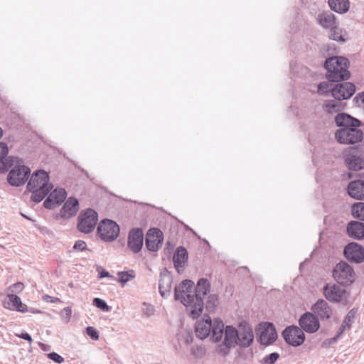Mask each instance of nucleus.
Instances as JSON below:
<instances>
[{
	"mask_svg": "<svg viewBox=\"0 0 364 364\" xmlns=\"http://www.w3.org/2000/svg\"><path fill=\"white\" fill-rule=\"evenodd\" d=\"M40 344H41V346L43 348L46 347V345H45V344H43V343H40Z\"/></svg>",
	"mask_w": 364,
	"mask_h": 364,
	"instance_id": "13d9d810",
	"label": "nucleus"
},
{
	"mask_svg": "<svg viewBox=\"0 0 364 364\" xmlns=\"http://www.w3.org/2000/svg\"><path fill=\"white\" fill-rule=\"evenodd\" d=\"M317 21L324 28H331L336 26V16L331 11H323L318 15Z\"/></svg>",
	"mask_w": 364,
	"mask_h": 364,
	"instance_id": "cd10ccee",
	"label": "nucleus"
},
{
	"mask_svg": "<svg viewBox=\"0 0 364 364\" xmlns=\"http://www.w3.org/2000/svg\"><path fill=\"white\" fill-rule=\"evenodd\" d=\"M333 277L338 284L349 286L355 281V274L348 263L341 261L335 266L333 270Z\"/></svg>",
	"mask_w": 364,
	"mask_h": 364,
	"instance_id": "39448f33",
	"label": "nucleus"
},
{
	"mask_svg": "<svg viewBox=\"0 0 364 364\" xmlns=\"http://www.w3.org/2000/svg\"><path fill=\"white\" fill-rule=\"evenodd\" d=\"M8 146L5 143H0V161H2L5 159L8 154Z\"/></svg>",
	"mask_w": 364,
	"mask_h": 364,
	"instance_id": "de8ad7c7",
	"label": "nucleus"
},
{
	"mask_svg": "<svg viewBox=\"0 0 364 364\" xmlns=\"http://www.w3.org/2000/svg\"><path fill=\"white\" fill-rule=\"evenodd\" d=\"M355 92V87L352 82L336 84L331 90L332 96L338 101L350 98Z\"/></svg>",
	"mask_w": 364,
	"mask_h": 364,
	"instance_id": "4468645a",
	"label": "nucleus"
},
{
	"mask_svg": "<svg viewBox=\"0 0 364 364\" xmlns=\"http://www.w3.org/2000/svg\"><path fill=\"white\" fill-rule=\"evenodd\" d=\"M92 304L97 308L100 309L103 311H108L110 309L109 306L106 303V301L100 298H95L93 299Z\"/></svg>",
	"mask_w": 364,
	"mask_h": 364,
	"instance_id": "58836bf2",
	"label": "nucleus"
},
{
	"mask_svg": "<svg viewBox=\"0 0 364 364\" xmlns=\"http://www.w3.org/2000/svg\"><path fill=\"white\" fill-rule=\"evenodd\" d=\"M351 213L354 218L364 221V203L358 202L354 203L351 208Z\"/></svg>",
	"mask_w": 364,
	"mask_h": 364,
	"instance_id": "72a5a7b5",
	"label": "nucleus"
},
{
	"mask_svg": "<svg viewBox=\"0 0 364 364\" xmlns=\"http://www.w3.org/2000/svg\"><path fill=\"white\" fill-rule=\"evenodd\" d=\"M173 277L169 271L166 268L160 273L159 281V293L163 298H168L170 296L172 287Z\"/></svg>",
	"mask_w": 364,
	"mask_h": 364,
	"instance_id": "aec40b11",
	"label": "nucleus"
},
{
	"mask_svg": "<svg viewBox=\"0 0 364 364\" xmlns=\"http://www.w3.org/2000/svg\"><path fill=\"white\" fill-rule=\"evenodd\" d=\"M97 230L102 240L113 241L119 235V226L112 220L104 219L99 223Z\"/></svg>",
	"mask_w": 364,
	"mask_h": 364,
	"instance_id": "1a4fd4ad",
	"label": "nucleus"
},
{
	"mask_svg": "<svg viewBox=\"0 0 364 364\" xmlns=\"http://www.w3.org/2000/svg\"><path fill=\"white\" fill-rule=\"evenodd\" d=\"M78 208V200L75 198L70 197L65 201L60 210L61 217L64 218L73 217L76 214Z\"/></svg>",
	"mask_w": 364,
	"mask_h": 364,
	"instance_id": "a878e982",
	"label": "nucleus"
},
{
	"mask_svg": "<svg viewBox=\"0 0 364 364\" xmlns=\"http://www.w3.org/2000/svg\"><path fill=\"white\" fill-rule=\"evenodd\" d=\"M218 304V296L217 294H212L208 296V300L206 302V309L211 311H213Z\"/></svg>",
	"mask_w": 364,
	"mask_h": 364,
	"instance_id": "e433bc0d",
	"label": "nucleus"
},
{
	"mask_svg": "<svg viewBox=\"0 0 364 364\" xmlns=\"http://www.w3.org/2000/svg\"><path fill=\"white\" fill-rule=\"evenodd\" d=\"M360 99L361 102L364 105V92L358 93L353 99V101H357Z\"/></svg>",
	"mask_w": 364,
	"mask_h": 364,
	"instance_id": "864d4df0",
	"label": "nucleus"
},
{
	"mask_svg": "<svg viewBox=\"0 0 364 364\" xmlns=\"http://www.w3.org/2000/svg\"><path fill=\"white\" fill-rule=\"evenodd\" d=\"M224 342L218 346L217 350L223 355L229 353L230 349L237 346V331L232 326H227L223 331Z\"/></svg>",
	"mask_w": 364,
	"mask_h": 364,
	"instance_id": "9d476101",
	"label": "nucleus"
},
{
	"mask_svg": "<svg viewBox=\"0 0 364 364\" xmlns=\"http://www.w3.org/2000/svg\"><path fill=\"white\" fill-rule=\"evenodd\" d=\"M163 240V232L157 228H154L148 231L146 235L145 245L149 251L156 252L161 247Z\"/></svg>",
	"mask_w": 364,
	"mask_h": 364,
	"instance_id": "dca6fc26",
	"label": "nucleus"
},
{
	"mask_svg": "<svg viewBox=\"0 0 364 364\" xmlns=\"http://www.w3.org/2000/svg\"><path fill=\"white\" fill-rule=\"evenodd\" d=\"M50 195L55 200V203L60 205L65 200L67 192L63 188H56L52 191Z\"/></svg>",
	"mask_w": 364,
	"mask_h": 364,
	"instance_id": "f704fd0d",
	"label": "nucleus"
},
{
	"mask_svg": "<svg viewBox=\"0 0 364 364\" xmlns=\"http://www.w3.org/2000/svg\"><path fill=\"white\" fill-rule=\"evenodd\" d=\"M329 37L331 39L341 43H345L348 38L347 32L336 26L331 28Z\"/></svg>",
	"mask_w": 364,
	"mask_h": 364,
	"instance_id": "7c9ffc66",
	"label": "nucleus"
},
{
	"mask_svg": "<svg viewBox=\"0 0 364 364\" xmlns=\"http://www.w3.org/2000/svg\"><path fill=\"white\" fill-rule=\"evenodd\" d=\"M325 298L330 302L347 304L350 298V293L340 286L328 283L323 288Z\"/></svg>",
	"mask_w": 364,
	"mask_h": 364,
	"instance_id": "423d86ee",
	"label": "nucleus"
},
{
	"mask_svg": "<svg viewBox=\"0 0 364 364\" xmlns=\"http://www.w3.org/2000/svg\"><path fill=\"white\" fill-rule=\"evenodd\" d=\"M223 322L220 318L214 320L212 323V320L210 316H206V318L198 321L196 325V335L201 340L206 338L212 333L211 338L215 342H219L222 340L223 336Z\"/></svg>",
	"mask_w": 364,
	"mask_h": 364,
	"instance_id": "20e7f679",
	"label": "nucleus"
},
{
	"mask_svg": "<svg viewBox=\"0 0 364 364\" xmlns=\"http://www.w3.org/2000/svg\"><path fill=\"white\" fill-rule=\"evenodd\" d=\"M335 122L341 128H353L362 125L361 121L345 112L338 113L335 117Z\"/></svg>",
	"mask_w": 364,
	"mask_h": 364,
	"instance_id": "412c9836",
	"label": "nucleus"
},
{
	"mask_svg": "<svg viewBox=\"0 0 364 364\" xmlns=\"http://www.w3.org/2000/svg\"><path fill=\"white\" fill-rule=\"evenodd\" d=\"M323 109L325 112L333 114L341 112L343 109V106L341 102L334 100H326L323 104Z\"/></svg>",
	"mask_w": 364,
	"mask_h": 364,
	"instance_id": "473e14b6",
	"label": "nucleus"
},
{
	"mask_svg": "<svg viewBox=\"0 0 364 364\" xmlns=\"http://www.w3.org/2000/svg\"><path fill=\"white\" fill-rule=\"evenodd\" d=\"M142 305V311L145 316H146L147 317H150L154 314L155 309L153 305L147 304L146 302H144Z\"/></svg>",
	"mask_w": 364,
	"mask_h": 364,
	"instance_id": "a19ab883",
	"label": "nucleus"
},
{
	"mask_svg": "<svg viewBox=\"0 0 364 364\" xmlns=\"http://www.w3.org/2000/svg\"><path fill=\"white\" fill-rule=\"evenodd\" d=\"M355 149V148H350L351 151H354Z\"/></svg>",
	"mask_w": 364,
	"mask_h": 364,
	"instance_id": "bf43d9fd",
	"label": "nucleus"
},
{
	"mask_svg": "<svg viewBox=\"0 0 364 364\" xmlns=\"http://www.w3.org/2000/svg\"><path fill=\"white\" fill-rule=\"evenodd\" d=\"M277 338V333L274 326L271 323H268L267 328H265L260 334V343L262 345L269 346L274 342Z\"/></svg>",
	"mask_w": 364,
	"mask_h": 364,
	"instance_id": "bb28decb",
	"label": "nucleus"
},
{
	"mask_svg": "<svg viewBox=\"0 0 364 364\" xmlns=\"http://www.w3.org/2000/svg\"><path fill=\"white\" fill-rule=\"evenodd\" d=\"M119 277V282L124 286L127 282L135 278V272L133 269H130L127 272H119L117 273Z\"/></svg>",
	"mask_w": 364,
	"mask_h": 364,
	"instance_id": "c9c22d12",
	"label": "nucleus"
},
{
	"mask_svg": "<svg viewBox=\"0 0 364 364\" xmlns=\"http://www.w3.org/2000/svg\"><path fill=\"white\" fill-rule=\"evenodd\" d=\"M188 252L186 248L179 247L176 249L173 256V262L174 267L178 274L183 272L184 268L188 264Z\"/></svg>",
	"mask_w": 364,
	"mask_h": 364,
	"instance_id": "5701e85b",
	"label": "nucleus"
},
{
	"mask_svg": "<svg viewBox=\"0 0 364 364\" xmlns=\"http://www.w3.org/2000/svg\"><path fill=\"white\" fill-rule=\"evenodd\" d=\"M18 336L22 339L28 341L30 343L33 341L31 336L28 333H22L21 334L18 335Z\"/></svg>",
	"mask_w": 364,
	"mask_h": 364,
	"instance_id": "603ef678",
	"label": "nucleus"
},
{
	"mask_svg": "<svg viewBox=\"0 0 364 364\" xmlns=\"http://www.w3.org/2000/svg\"><path fill=\"white\" fill-rule=\"evenodd\" d=\"M237 331V346L247 348L251 346L254 340V334L252 328L247 325H240Z\"/></svg>",
	"mask_w": 364,
	"mask_h": 364,
	"instance_id": "a211bd4d",
	"label": "nucleus"
},
{
	"mask_svg": "<svg viewBox=\"0 0 364 364\" xmlns=\"http://www.w3.org/2000/svg\"><path fill=\"white\" fill-rule=\"evenodd\" d=\"M343 255L350 262L360 264L364 261V247L357 242H349L344 247Z\"/></svg>",
	"mask_w": 364,
	"mask_h": 364,
	"instance_id": "ddd939ff",
	"label": "nucleus"
},
{
	"mask_svg": "<svg viewBox=\"0 0 364 364\" xmlns=\"http://www.w3.org/2000/svg\"><path fill=\"white\" fill-rule=\"evenodd\" d=\"M98 269H100V271H99V274H100V278L102 279V278H104V277H111L109 273L106 271L105 269H104L103 268H102L101 267H98Z\"/></svg>",
	"mask_w": 364,
	"mask_h": 364,
	"instance_id": "3c124183",
	"label": "nucleus"
},
{
	"mask_svg": "<svg viewBox=\"0 0 364 364\" xmlns=\"http://www.w3.org/2000/svg\"><path fill=\"white\" fill-rule=\"evenodd\" d=\"M284 341L292 346H299L305 341V334L302 329L296 326L287 327L282 332Z\"/></svg>",
	"mask_w": 364,
	"mask_h": 364,
	"instance_id": "f8f14e48",
	"label": "nucleus"
},
{
	"mask_svg": "<svg viewBox=\"0 0 364 364\" xmlns=\"http://www.w3.org/2000/svg\"><path fill=\"white\" fill-rule=\"evenodd\" d=\"M279 358V354L277 352H274L263 358L261 363L262 364H274Z\"/></svg>",
	"mask_w": 364,
	"mask_h": 364,
	"instance_id": "ea45409f",
	"label": "nucleus"
},
{
	"mask_svg": "<svg viewBox=\"0 0 364 364\" xmlns=\"http://www.w3.org/2000/svg\"><path fill=\"white\" fill-rule=\"evenodd\" d=\"M359 127L340 128L335 133L337 141L342 144H355L360 142L363 138V132Z\"/></svg>",
	"mask_w": 364,
	"mask_h": 364,
	"instance_id": "0eeeda50",
	"label": "nucleus"
},
{
	"mask_svg": "<svg viewBox=\"0 0 364 364\" xmlns=\"http://www.w3.org/2000/svg\"><path fill=\"white\" fill-rule=\"evenodd\" d=\"M350 62L343 56H331L326 59L324 68L326 77L330 82H341L350 78V73L348 70Z\"/></svg>",
	"mask_w": 364,
	"mask_h": 364,
	"instance_id": "f03ea898",
	"label": "nucleus"
},
{
	"mask_svg": "<svg viewBox=\"0 0 364 364\" xmlns=\"http://www.w3.org/2000/svg\"><path fill=\"white\" fill-rule=\"evenodd\" d=\"M357 310L352 309L346 316L341 326L338 329V334H343L346 330H350L352 323L354 322Z\"/></svg>",
	"mask_w": 364,
	"mask_h": 364,
	"instance_id": "2f4dec72",
	"label": "nucleus"
},
{
	"mask_svg": "<svg viewBox=\"0 0 364 364\" xmlns=\"http://www.w3.org/2000/svg\"><path fill=\"white\" fill-rule=\"evenodd\" d=\"M345 162L348 168L352 171H357L364 168L363 159L353 154L346 156Z\"/></svg>",
	"mask_w": 364,
	"mask_h": 364,
	"instance_id": "c85d7f7f",
	"label": "nucleus"
},
{
	"mask_svg": "<svg viewBox=\"0 0 364 364\" xmlns=\"http://www.w3.org/2000/svg\"><path fill=\"white\" fill-rule=\"evenodd\" d=\"M53 187L48 173L43 170L35 171L27 184V189L32 193L31 198L36 203L43 200Z\"/></svg>",
	"mask_w": 364,
	"mask_h": 364,
	"instance_id": "7ed1b4c3",
	"label": "nucleus"
},
{
	"mask_svg": "<svg viewBox=\"0 0 364 364\" xmlns=\"http://www.w3.org/2000/svg\"><path fill=\"white\" fill-rule=\"evenodd\" d=\"M313 314L321 320H327L333 314V309L328 303L322 299H318L311 307Z\"/></svg>",
	"mask_w": 364,
	"mask_h": 364,
	"instance_id": "6ab92c4d",
	"label": "nucleus"
},
{
	"mask_svg": "<svg viewBox=\"0 0 364 364\" xmlns=\"http://www.w3.org/2000/svg\"><path fill=\"white\" fill-rule=\"evenodd\" d=\"M300 328L309 333L317 331L320 327L318 318L311 312L304 313L299 320Z\"/></svg>",
	"mask_w": 364,
	"mask_h": 364,
	"instance_id": "2eb2a0df",
	"label": "nucleus"
},
{
	"mask_svg": "<svg viewBox=\"0 0 364 364\" xmlns=\"http://www.w3.org/2000/svg\"><path fill=\"white\" fill-rule=\"evenodd\" d=\"M11 164L7 161H0V172L4 173L6 172L9 168L11 166Z\"/></svg>",
	"mask_w": 364,
	"mask_h": 364,
	"instance_id": "8fccbe9b",
	"label": "nucleus"
},
{
	"mask_svg": "<svg viewBox=\"0 0 364 364\" xmlns=\"http://www.w3.org/2000/svg\"><path fill=\"white\" fill-rule=\"evenodd\" d=\"M194 282L190 279L182 281L174 289L175 300H180L182 304L191 307V316L198 318L202 313L204 306L203 298L210 290V283L205 278L200 279L193 292Z\"/></svg>",
	"mask_w": 364,
	"mask_h": 364,
	"instance_id": "f257e3e1",
	"label": "nucleus"
},
{
	"mask_svg": "<svg viewBox=\"0 0 364 364\" xmlns=\"http://www.w3.org/2000/svg\"><path fill=\"white\" fill-rule=\"evenodd\" d=\"M348 235L355 240H361L364 239V223L360 221L352 220L346 227Z\"/></svg>",
	"mask_w": 364,
	"mask_h": 364,
	"instance_id": "393cba45",
	"label": "nucleus"
},
{
	"mask_svg": "<svg viewBox=\"0 0 364 364\" xmlns=\"http://www.w3.org/2000/svg\"><path fill=\"white\" fill-rule=\"evenodd\" d=\"M348 195L358 200H364V181L363 180H355L350 181L347 188Z\"/></svg>",
	"mask_w": 364,
	"mask_h": 364,
	"instance_id": "b1692460",
	"label": "nucleus"
},
{
	"mask_svg": "<svg viewBox=\"0 0 364 364\" xmlns=\"http://www.w3.org/2000/svg\"><path fill=\"white\" fill-rule=\"evenodd\" d=\"M328 3L331 9L338 14H345L350 8L349 0H328Z\"/></svg>",
	"mask_w": 364,
	"mask_h": 364,
	"instance_id": "c756f323",
	"label": "nucleus"
},
{
	"mask_svg": "<svg viewBox=\"0 0 364 364\" xmlns=\"http://www.w3.org/2000/svg\"><path fill=\"white\" fill-rule=\"evenodd\" d=\"M24 285L22 282H16L9 288L8 294H18L23 290Z\"/></svg>",
	"mask_w": 364,
	"mask_h": 364,
	"instance_id": "79ce46f5",
	"label": "nucleus"
},
{
	"mask_svg": "<svg viewBox=\"0 0 364 364\" xmlns=\"http://www.w3.org/2000/svg\"><path fill=\"white\" fill-rule=\"evenodd\" d=\"M98 220L95 210L88 208L80 212L77 218V228L80 232L88 234L93 231Z\"/></svg>",
	"mask_w": 364,
	"mask_h": 364,
	"instance_id": "6e6552de",
	"label": "nucleus"
},
{
	"mask_svg": "<svg viewBox=\"0 0 364 364\" xmlns=\"http://www.w3.org/2000/svg\"><path fill=\"white\" fill-rule=\"evenodd\" d=\"M82 171L83 172V173L87 177L89 178V176H88V173H87V171H84L83 169H82Z\"/></svg>",
	"mask_w": 364,
	"mask_h": 364,
	"instance_id": "4d7b16f0",
	"label": "nucleus"
},
{
	"mask_svg": "<svg viewBox=\"0 0 364 364\" xmlns=\"http://www.w3.org/2000/svg\"><path fill=\"white\" fill-rule=\"evenodd\" d=\"M332 85L328 82H321L318 85V93L322 95H328L332 89Z\"/></svg>",
	"mask_w": 364,
	"mask_h": 364,
	"instance_id": "4c0bfd02",
	"label": "nucleus"
},
{
	"mask_svg": "<svg viewBox=\"0 0 364 364\" xmlns=\"http://www.w3.org/2000/svg\"><path fill=\"white\" fill-rule=\"evenodd\" d=\"M144 234L140 228L132 229L128 235L127 246L134 253H138L143 247Z\"/></svg>",
	"mask_w": 364,
	"mask_h": 364,
	"instance_id": "f3484780",
	"label": "nucleus"
},
{
	"mask_svg": "<svg viewBox=\"0 0 364 364\" xmlns=\"http://www.w3.org/2000/svg\"><path fill=\"white\" fill-rule=\"evenodd\" d=\"M43 205L47 209H53L57 205H58V203H55V200L51 198L50 195L48 196V197L44 200Z\"/></svg>",
	"mask_w": 364,
	"mask_h": 364,
	"instance_id": "a18cd8bd",
	"label": "nucleus"
},
{
	"mask_svg": "<svg viewBox=\"0 0 364 364\" xmlns=\"http://www.w3.org/2000/svg\"><path fill=\"white\" fill-rule=\"evenodd\" d=\"M86 333L93 340H97L99 338L98 331L92 326L86 328Z\"/></svg>",
	"mask_w": 364,
	"mask_h": 364,
	"instance_id": "c03bdc74",
	"label": "nucleus"
},
{
	"mask_svg": "<svg viewBox=\"0 0 364 364\" xmlns=\"http://www.w3.org/2000/svg\"><path fill=\"white\" fill-rule=\"evenodd\" d=\"M47 357L57 363H61L64 361V358L55 352L48 353Z\"/></svg>",
	"mask_w": 364,
	"mask_h": 364,
	"instance_id": "49530a36",
	"label": "nucleus"
},
{
	"mask_svg": "<svg viewBox=\"0 0 364 364\" xmlns=\"http://www.w3.org/2000/svg\"><path fill=\"white\" fill-rule=\"evenodd\" d=\"M341 335V334H338V331L336 335L330 339V343L336 342Z\"/></svg>",
	"mask_w": 364,
	"mask_h": 364,
	"instance_id": "5fc2aeb1",
	"label": "nucleus"
},
{
	"mask_svg": "<svg viewBox=\"0 0 364 364\" xmlns=\"http://www.w3.org/2000/svg\"><path fill=\"white\" fill-rule=\"evenodd\" d=\"M22 215H23V217H25V218H26L29 219V218H28V217H26L25 215H23V214H22Z\"/></svg>",
	"mask_w": 364,
	"mask_h": 364,
	"instance_id": "052dcab7",
	"label": "nucleus"
},
{
	"mask_svg": "<svg viewBox=\"0 0 364 364\" xmlns=\"http://www.w3.org/2000/svg\"><path fill=\"white\" fill-rule=\"evenodd\" d=\"M179 340L183 341L185 344L189 345L193 340V333L191 331H186L180 336Z\"/></svg>",
	"mask_w": 364,
	"mask_h": 364,
	"instance_id": "37998d69",
	"label": "nucleus"
},
{
	"mask_svg": "<svg viewBox=\"0 0 364 364\" xmlns=\"http://www.w3.org/2000/svg\"><path fill=\"white\" fill-rule=\"evenodd\" d=\"M4 307L12 311H17L21 313L27 311V306L21 302L19 296L14 294H7L3 301Z\"/></svg>",
	"mask_w": 364,
	"mask_h": 364,
	"instance_id": "4be33fe9",
	"label": "nucleus"
},
{
	"mask_svg": "<svg viewBox=\"0 0 364 364\" xmlns=\"http://www.w3.org/2000/svg\"><path fill=\"white\" fill-rule=\"evenodd\" d=\"M86 247H87L86 242H84L83 240H79L75 242V243L73 246V249L75 250L82 251L86 249Z\"/></svg>",
	"mask_w": 364,
	"mask_h": 364,
	"instance_id": "09e8293b",
	"label": "nucleus"
},
{
	"mask_svg": "<svg viewBox=\"0 0 364 364\" xmlns=\"http://www.w3.org/2000/svg\"><path fill=\"white\" fill-rule=\"evenodd\" d=\"M30 173L31 170L26 166H15L8 175V183L12 186H20L27 181Z\"/></svg>",
	"mask_w": 364,
	"mask_h": 364,
	"instance_id": "9b49d317",
	"label": "nucleus"
},
{
	"mask_svg": "<svg viewBox=\"0 0 364 364\" xmlns=\"http://www.w3.org/2000/svg\"><path fill=\"white\" fill-rule=\"evenodd\" d=\"M64 311L65 312L67 316H70V315L72 314V311L70 307H65L64 309Z\"/></svg>",
	"mask_w": 364,
	"mask_h": 364,
	"instance_id": "6e6d98bb",
	"label": "nucleus"
}]
</instances>
